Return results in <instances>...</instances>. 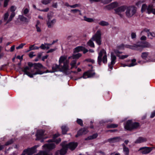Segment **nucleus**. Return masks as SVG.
Instances as JSON below:
<instances>
[{
	"label": "nucleus",
	"mask_w": 155,
	"mask_h": 155,
	"mask_svg": "<svg viewBox=\"0 0 155 155\" xmlns=\"http://www.w3.org/2000/svg\"><path fill=\"white\" fill-rule=\"evenodd\" d=\"M34 65V68L33 70H31V72L29 71L30 70L29 67H25L24 68L23 70L24 74H26L31 78H33L34 75L38 74H41L44 73L38 69V68H41L43 67L41 64L38 63H35Z\"/></svg>",
	"instance_id": "nucleus-1"
},
{
	"label": "nucleus",
	"mask_w": 155,
	"mask_h": 155,
	"mask_svg": "<svg viewBox=\"0 0 155 155\" xmlns=\"http://www.w3.org/2000/svg\"><path fill=\"white\" fill-rule=\"evenodd\" d=\"M67 56H61L59 59V63L60 67V71L66 72L69 69L68 60H66Z\"/></svg>",
	"instance_id": "nucleus-2"
},
{
	"label": "nucleus",
	"mask_w": 155,
	"mask_h": 155,
	"mask_svg": "<svg viewBox=\"0 0 155 155\" xmlns=\"http://www.w3.org/2000/svg\"><path fill=\"white\" fill-rule=\"evenodd\" d=\"M151 47V45L148 42H146L144 43L138 42L136 44L133 45H128L127 46V48L134 50L142 51V49L144 48H149Z\"/></svg>",
	"instance_id": "nucleus-3"
},
{
	"label": "nucleus",
	"mask_w": 155,
	"mask_h": 155,
	"mask_svg": "<svg viewBox=\"0 0 155 155\" xmlns=\"http://www.w3.org/2000/svg\"><path fill=\"white\" fill-rule=\"evenodd\" d=\"M102 61L104 64H106L107 62V53L104 49H102L98 53L97 58V62L99 65H101Z\"/></svg>",
	"instance_id": "nucleus-4"
},
{
	"label": "nucleus",
	"mask_w": 155,
	"mask_h": 155,
	"mask_svg": "<svg viewBox=\"0 0 155 155\" xmlns=\"http://www.w3.org/2000/svg\"><path fill=\"white\" fill-rule=\"evenodd\" d=\"M140 125L139 123L133 122L132 120H128L124 124V128L127 130H131L139 127Z\"/></svg>",
	"instance_id": "nucleus-5"
},
{
	"label": "nucleus",
	"mask_w": 155,
	"mask_h": 155,
	"mask_svg": "<svg viewBox=\"0 0 155 155\" xmlns=\"http://www.w3.org/2000/svg\"><path fill=\"white\" fill-rule=\"evenodd\" d=\"M141 12L142 13L146 12L149 14L152 13L155 15V8H154L153 5H151L147 6L145 4H143L141 7Z\"/></svg>",
	"instance_id": "nucleus-6"
},
{
	"label": "nucleus",
	"mask_w": 155,
	"mask_h": 155,
	"mask_svg": "<svg viewBox=\"0 0 155 155\" xmlns=\"http://www.w3.org/2000/svg\"><path fill=\"white\" fill-rule=\"evenodd\" d=\"M39 146L38 145H36L31 148H28L24 150L21 155H32L36 152V149Z\"/></svg>",
	"instance_id": "nucleus-7"
},
{
	"label": "nucleus",
	"mask_w": 155,
	"mask_h": 155,
	"mask_svg": "<svg viewBox=\"0 0 155 155\" xmlns=\"http://www.w3.org/2000/svg\"><path fill=\"white\" fill-rule=\"evenodd\" d=\"M136 12V8L133 6L128 7L126 12V15L128 18H130L134 15Z\"/></svg>",
	"instance_id": "nucleus-8"
},
{
	"label": "nucleus",
	"mask_w": 155,
	"mask_h": 155,
	"mask_svg": "<svg viewBox=\"0 0 155 155\" xmlns=\"http://www.w3.org/2000/svg\"><path fill=\"white\" fill-rule=\"evenodd\" d=\"M101 31L100 30H98L95 34L93 36L91 39L94 41H95L98 45H100L101 44Z\"/></svg>",
	"instance_id": "nucleus-9"
},
{
	"label": "nucleus",
	"mask_w": 155,
	"mask_h": 155,
	"mask_svg": "<svg viewBox=\"0 0 155 155\" xmlns=\"http://www.w3.org/2000/svg\"><path fill=\"white\" fill-rule=\"evenodd\" d=\"M51 14V13H49L47 16L48 20L47 21V25L49 28H52L56 22V20L55 19L51 20L52 17Z\"/></svg>",
	"instance_id": "nucleus-10"
},
{
	"label": "nucleus",
	"mask_w": 155,
	"mask_h": 155,
	"mask_svg": "<svg viewBox=\"0 0 155 155\" xmlns=\"http://www.w3.org/2000/svg\"><path fill=\"white\" fill-rule=\"evenodd\" d=\"M45 134V131L44 130H38L36 134V140H40L41 142H43L44 141V139H45L44 137Z\"/></svg>",
	"instance_id": "nucleus-11"
},
{
	"label": "nucleus",
	"mask_w": 155,
	"mask_h": 155,
	"mask_svg": "<svg viewBox=\"0 0 155 155\" xmlns=\"http://www.w3.org/2000/svg\"><path fill=\"white\" fill-rule=\"evenodd\" d=\"M9 15V13L8 12H7L4 14L3 16L4 21H6L7 23L12 20V18L15 15V13L14 12L12 13L9 18H8Z\"/></svg>",
	"instance_id": "nucleus-12"
},
{
	"label": "nucleus",
	"mask_w": 155,
	"mask_h": 155,
	"mask_svg": "<svg viewBox=\"0 0 155 155\" xmlns=\"http://www.w3.org/2000/svg\"><path fill=\"white\" fill-rule=\"evenodd\" d=\"M144 32L147 34V37L149 38L152 39L153 38L155 37V34L154 32H149V30L147 28L144 29L141 33V35L144 34Z\"/></svg>",
	"instance_id": "nucleus-13"
},
{
	"label": "nucleus",
	"mask_w": 155,
	"mask_h": 155,
	"mask_svg": "<svg viewBox=\"0 0 155 155\" xmlns=\"http://www.w3.org/2000/svg\"><path fill=\"white\" fill-rule=\"evenodd\" d=\"M61 145L62 146V148L60 151V153L61 155H64L66 153L68 149L66 146V142H63L61 144Z\"/></svg>",
	"instance_id": "nucleus-14"
},
{
	"label": "nucleus",
	"mask_w": 155,
	"mask_h": 155,
	"mask_svg": "<svg viewBox=\"0 0 155 155\" xmlns=\"http://www.w3.org/2000/svg\"><path fill=\"white\" fill-rule=\"evenodd\" d=\"M116 57L114 54L111 52V62L110 64L108 65V67L111 71L113 69V65L115 64L116 62Z\"/></svg>",
	"instance_id": "nucleus-15"
},
{
	"label": "nucleus",
	"mask_w": 155,
	"mask_h": 155,
	"mask_svg": "<svg viewBox=\"0 0 155 155\" xmlns=\"http://www.w3.org/2000/svg\"><path fill=\"white\" fill-rule=\"evenodd\" d=\"M95 74V73L92 70H90L85 72L82 76L84 79L93 77Z\"/></svg>",
	"instance_id": "nucleus-16"
},
{
	"label": "nucleus",
	"mask_w": 155,
	"mask_h": 155,
	"mask_svg": "<svg viewBox=\"0 0 155 155\" xmlns=\"http://www.w3.org/2000/svg\"><path fill=\"white\" fill-rule=\"evenodd\" d=\"M153 148L150 147H143L140 148L139 150L143 154H146L149 153L152 150Z\"/></svg>",
	"instance_id": "nucleus-17"
},
{
	"label": "nucleus",
	"mask_w": 155,
	"mask_h": 155,
	"mask_svg": "<svg viewBox=\"0 0 155 155\" xmlns=\"http://www.w3.org/2000/svg\"><path fill=\"white\" fill-rule=\"evenodd\" d=\"M88 50L82 46H78L74 49V53L78 52L81 51H83L84 53H85L88 51Z\"/></svg>",
	"instance_id": "nucleus-18"
},
{
	"label": "nucleus",
	"mask_w": 155,
	"mask_h": 155,
	"mask_svg": "<svg viewBox=\"0 0 155 155\" xmlns=\"http://www.w3.org/2000/svg\"><path fill=\"white\" fill-rule=\"evenodd\" d=\"M67 147L71 150H73L76 148L78 145L76 142H71L67 144L66 143Z\"/></svg>",
	"instance_id": "nucleus-19"
},
{
	"label": "nucleus",
	"mask_w": 155,
	"mask_h": 155,
	"mask_svg": "<svg viewBox=\"0 0 155 155\" xmlns=\"http://www.w3.org/2000/svg\"><path fill=\"white\" fill-rule=\"evenodd\" d=\"M118 3L116 2H113L110 4L105 6V9L110 10L117 7Z\"/></svg>",
	"instance_id": "nucleus-20"
},
{
	"label": "nucleus",
	"mask_w": 155,
	"mask_h": 155,
	"mask_svg": "<svg viewBox=\"0 0 155 155\" xmlns=\"http://www.w3.org/2000/svg\"><path fill=\"white\" fill-rule=\"evenodd\" d=\"M126 9V7L124 6H120L115 10L116 13L121 16V13L124 12Z\"/></svg>",
	"instance_id": "nucleus-21"
},
{
	"label": "nucleus",
	"mask_w": 155,
	"mask_h": 155,
	"mask_svg": "<svg viewBox=\"0 0 155 155\" xmlns=\"http://www.w3.org/2000/svg\"><path fill=\"white\" fill-rule=\"evenodd\" d=\"M87 132L88 131L85 128L81 129L78 131L77 134L76 135V137H78L79 136L86 134L87 133Z\"/></svg>",
	"instance_id": "nucleus-22"
},
{
	"label": "nucleus",
	"mask_w": 155,
	"mask_h": 155,
	"mask_svg": "<svg viewBox=\"0 0 155 155\" xmlns=\"http://www.w3.org/2000/svg\"><path fill=\"white\" fill-rule=\"evenodd\" d=\"M150 54L148 52H142L141 54V57L143 59L146 60L150 57Z\"/></svg>",
	"instance_id": "nucleus-23"
},
{
	"label": "nucleus",
	"mask_w": 155,
	"mask_h": 155,
	"mask_svg": "<svg viewBox=\"0 0 155 155\" xmlns=\"http://www.w3.org/2000/svg\"><path fill=\"white\" fill-rule=\"evenodd\" d=\"M147 141L146 138L142 137H140L137 138L135 140V143H140L145 142Z\"/></svg>",
	"instance_id": "nucleus-24"
},
{
	"label": "nucleus",
	"mask_w": 155,
	"mask_h": 155,
	"mask_svg": "<svg viewBox=\"0 0 155 155\" xmlns=\"http://www.w3.org/2000/svg\"><path fill=\"white\" fill-rule=\"evenodd\" d=\"M81 56V54L80 53H78L76 54H74L71 56L68 57V59H78Z\"/></svg>",
	"instance_id": "nucleus-25"
},
{
	"label": "nucleus",
	"mask_w": 155,
	"mask_h": 155,
	"mask_svg": "<svg viewBox=\"0 0 155 155\" xmlns=\"http://www.w3.org/2000/svg\"><path fill=\"white\" fill-rule=\"evenodd\" d=\"M52 71H51V72H53L58 71H60L59 65H58L56 64H54L52 67Z\"/></svg>",
	"instance_id": "nucleus-26"
},
{
	"label": "nucleus",
	"mask_w": 155,
	"mask_h": 155,
	"mask_svg": "<svg viewBox=\"0 0 155 155\" xmlns=\"http://www.w3.org/2000/svg\"><path fill=\"white\" fill-rule=\"evenodd\" d=\"M121 140L119 137H117L108 139V140L110 143H114L119 141Z\"/></svg>",
	"instance_id": "nucleus-27"
},
{
	"label": "nucleus",
	"mask_w": 155,
	"mask_h": 155,
	"mask_svg": "<svg viewBox=\"0 0 155 155\" xmlns=\"http://www.w3.org/2000/svg\"><path fill=\"white\" fill-rule=\"evenodd\" d=\"M51 45L45 43V44H42L39 47L42 49H48L50 47Z\"/></svg>",
	"instance_id": "nucleus-28"
},
{
	"label": "nucleus",
	"mask_w": 155,
	"mask_h": 155,
	"mask_svg": "<svg viewBox=\"0 0 155 155\" xmlns=\"http://www.w3.org/2000/svg\"><path fill=\"white\" fill-rule=\"evenodd\" d=\"M76 61L75 60H73L70 63V65L71 66V69H72L73 68H77V66L76 65Z\"/></svg>",
	"instance_id": "nucleus-29"
},
{
	"label": "nucleus",
	"mask_w": 155,
	"mask_h": 155,
	"mask_svg": "<svg viewBox=\"0 0 155 155\" xmlns=\"http://www.w3.org/2000/svg\"><path fill=\"white\" fill-rule=\"evenodd\" d=\"M84 20L89 22H92L94 21V20L91 18L87 17L86 16L83 17Z\"/></svg>",
	"instance_id": "nucleus-30"
},
{
	"label": "nucleus",
	"mask_w": 155,
	"mask_h": 155,
	"mask_svg": "<svg viewBox=\"0 0 155 155\" xmlns=\"http://www.w3.org/2000/svg\"><path fill=\"white\" fill-rule=\"evenodd\" d=\"M98 24L102 26H107L109 25V24L107 22L104 21H100L98 23Z\"/></svg>",
	"instance_id": "nucleus-31"
},
{
	"label": "nucleus",
	"mask_w": 155,
	"mask_h": 155,
	"mask_svg": "<svg viewBox=\"0 0 155 155\" xmlns=\"http://www.w3.org/2000/svg\"><path fill=\"white\" fill-rule=\"evenodd\" d=\"M137 64L136 62V60L135 59H133L131 60V63L128 64V67H131L136 65Z\"/></svg>",
	"instance_id": "nucleus-32"
},
{
	"label": "nucleus",
	"mask_w": 155,
	"mask_h": 155,
	"mask_svg": "<svg viewBox=\"0 0 155 155\" xmlns=\"http://www.w3.org/2000/svg\"><path fill=\"white\" fill-rule=\"evenodd\" d=\"M62 132L63 134H66L68 130V128L65 126H63L61 127Z\"/></svg>",
	"instance_id": "nucleus-33"
},
{
	"label": "nucleus",
	"mask_w": 155,
	"mask_h": 155,
	"mask_svg": "<svg viewBox=\"0 0 155 155\" xmlns=\"http://www.w3.org/2000/svg\"><path fill=\"white\" fill-rule=\"evenodd\" d=\"M39 48V47L37 46H35L34 45H31L29 47V50L27 52H28L31 50L38 49Z\"/></svg>",
	"instance_id": "nucleus-34"
},
{
	"label": "nucleus",
	"mask_w": 155,
	"mask_h": 155,
	"mask_svg": "<svg viewBox=\"0 0 155 155\" xmlns=\"http://www.w3.org/2000/svg\"><path fill=\"white\" fill-rule=\"evenodd\" d=\"M71 13L75 14L76 13H78L80 15H82V14L81 13V11L78 9H74L71 10Z\"/></svg>",
	"instance_id": "nucleus-35"
},
{
	"label": "nucleus",
	"mask_w": 155,
	"mask_h": 155,
	"mask_svg": "<svg viewBox=\"0 0 155 155\" xmlns=\"http://www.w3.org/2000/svg\"><path fill=\"white\" fill-rule=\"evenodd\" d=\"M93 41H94V40H92V39L91 38L88 41L87 44L88 45L90 46V47H94V43L93 42Z\"/></svg>",
	"instance_id": "nucleus-36"
},
{
	"label": "nucleus",
	"mask_w": 155,
	"mask_h": 155,
	"mask_svg": "<svg viewBox=\"0 0 155 155\" xmlns=\"http://www.w3.org/2000/svg\"><path fill=\"white\" fill-rule=\"evenodd\" d=\"M98 136L97 134H94L92 136H90L88 137L86 140H92L96 138Z\"/></svg>",
	"instance_id": "nucleus-37"
},
{
	"label": "nucleus",
	"mask_w": 155,
	"mask_h": 155,
	"mask_svg": "<svg viewBox=\"0 0 155 155\" xmlns=\"http://www.w3.org/2000/svg\"><path fill=\"white\" fill-rule=\"evenodd\" d=\"M117 56L120 59H124L125 58H127L128 55L126 54L124 55H120V54H117Z\"/></svg>",
	"instance_id": "nucleus-38"
},
{
	"label": "nucleus",
	"mask_w": 155,
	"mask_h": 155,
	"mask_svg": "<svg viewBox=\"0 0 155 155\" xmlns=\"http://www.w3.org/2000/svg\"><path fill=\"white\" fill-rule=\"evenodd\" d=\"M123 151L126 155H128L129 153V150L128 148L125 146H124Z\"/></svg>",
	"instance_id": "nucleus-39"
},
{
	"label": "nucleus",
	"mask_w": 155,
	"mask_h": 155,
	"mask_svg": "<svg viewBox=\"0 0 155 155\" xmlns=\"http://www.w3.org/2000/svg\"><path fill=\"white\" fill-rule=\"evenodd\" d=\"M20 19L21 21L25 22H28V20L26 18L22 16H20Z\"/></svg>",
	"instance_id": "nucleus-40"
},
{
	"label": "nucleus",
	"mask_w": 155,
	"mask_h": 155,
	"mask_svg": "<svg viewBox=\"0 0 155 155\" xmlns=\"http://www.w3.org/2000/svg\"><path fill=\"white\" fill-rule=\"evenodd\" d=\"M118 126V125L116 124H111L108 125L107 126V127L108 128H113L117 127Z\"/></svg>",
	"instance_id": "nucleus-41"
},
{
	"label": "nucleus",
	"mask_w": 155,
	"mask_h": 155,
	"mask_svg": "<svg viewBox=\"0 0 155 155\" xmlns=\"http://www.w3.org/2000/svg\"><path fill=\"white\" fill-rule=\"evenodd\" d=\"M51 1V0H43L41 2L44 4L47 5Z\"/></svg>",
	"instance_id": "nucleus-42"
},
{
	"label": "nucleus",
	"mask_w": 155,
	"mask_h": 155,
	"mask_svg": "<svg viewBox=\"0 0 155 155\" xmlns=\"http://www.w3.org/2000/svg\"><path fill=\"white\" fill-rule=\"evenodd\" d=\"M89 1L91 3H92L94 2H102V0H89Z\"/></svg>",
	"instance_id": "nucleus-43"
},
{
	"label": "nucleus",
	"mask_w": 155,
	"mask_h": 155,
	"mask_svg": "<svg viewBox=\"0 0 155 155\" xmlns=\"http://www.w3.org/2000/svg\"><path fill=\"white\" fill-rule=\"evenodd\" d=\"M25 45V44L22 43L19 45L18 46L16 47L17 49L22 48Z\"/></svg>",
	"instance_id": "nucleus-44"
},
{
	"label": "nucleus",
	"mask_w": 155,
	"mask_h": 155,
	"mask_svg": "<svg viewBox=\"0 0 155 155\" xmlns=\"http://www.w3.org/2000/svg\"><path fill=\"white\" fill-rule=\"evenodd\" d=\"M9 0H5L4 1L3 6L4 7H6L8 5Z\"/></svg>",
	"instance_id": "nucleus-45"
},
{
	"label": "nucleus",
	"mask_w": 155,
	"mask_h": 155,
	"mask_svg": "<svg viewBox=\"0 0 155 155\" xmlns=\"http://www.w3.org/2000/svg\"><path fill=\"white\" fill-rule=\"evenodd\" d=\"M77 123L81 126L83 125V121L82 120L79 119H78L77 120Z\"/></svg>",
	"instance_id": "nucleus-46"
},
{
	"label": "nucleus",
	"mask_w": 155,
	"mask_h": 155,
	"mask_svg": "<svg viewBox=\"0 0 155 155\" xmlns=\"http://www.w3.org/2000/svg\"><path fill=\"white\" fill-rule=\"evenodd\" d=\"M112 0H102V3L104 4H107L110 2H111Z\"/></svg>",
	"instance_id": "nucleus-47"
},
{
	"label": "nucleus",
	"mask_w": 155,
	"mask_h": 155,
	"mask_svg": "<svg viewBox=\"0 0 155 155\" xmlns=\"http://www.w3.org/2000/svg\"><path fill=\"white\" fill-rule=\"evenodd\" d=\"M23 12L24 14L26 15L29 12V10L27 8H26L23 10Z\"/></svg>",
	"instance_id": "nucleus-48"
},
{
	"label": "nucleus",
	"mask_w": 155,
	"mask_h": 155,
	"mask_svg": "<svg viewBox=\"0 0 155 155\" xmlns=\"http://www.w3.org/2000/svg\"><path fill=\"white\" fill-rule=\"evenodd\" d=\"M114 53L117 54H117H121L122 53V52H120L117 49H114Z\"/></svg>",
	"instance_id": "nucleus-49"
},
{
	"label": "nucleus",
	"mask_w": 155,
	"mask_h": 155,
	"mask_svg": "<svg viewBox=\"0 0 155 155\" xmlns=\"http://www.w3.org/2000/svg\"><path fill=\"white\" fill-rule=\"evenodd\" d=\"M16 8L14 6H12L10 8V10L12 12H14Z\"/></svg>",
	"instance_id": "nucleus-50"
},
{
	"label": "nucleus",
	"mask_w": 155,
	"mask_h": 155,
	"mask_svg": "<svg viewBox=\"0 0 155 155\" xmlns=\"http://www.w3.org/2000/svg\"><path fill=\"white\" fill-rule=\"evenodd\" d=\"M13 139H11L10 140L8 141L5 144V145H8L10 144H11L13 142Z\"/></svg>",
	"instance_id": "nucleus-51"
},
{
	"label": "nucleus",
	"mask_w": 155,
	"mask_h": 155,
	"mask_svg": "<svg viewBox=\"0 0 155 155\" xmlns=\"http://www.w3.org/2000/svg\"><path fill=\"white\" fill-rule=\"evenodd\" d=\"M80 6V5L78 4H76L74 5H72L70 6V7H71V8H75L77 7H79Z\"/></svg>",
	"instance_id": "nucleus-52"
},
{
	"label": "nucleus",
	"mask_w": 155,
	"mask_h": 155,
	"mask_svg": "<svg viewBox=\"0 0 155 155\" xmlns=\"http://www.w3.org/2000/svg\"><path fill=\"white\" fill-rule=\"evenodd\" d=\"M34 53L33 52H31L29 54V56L30 58H32L33 57L35 56V55L34 54Z\"/></svg>",
	"instance_id": "nucleus-53"
},
{
	"label": "nucleus",
	"mask_w": 155,
	"mask_h": 155,
	"mask_svg": "<svg viewBox=\"0 0 155 155\" xmlns=\"http://www.w3.org/2000/svg\"><path fill=\"white\" fill-rule=\"evenodd\" d=\"M136 37V33L133 32L131 34V37L132 39L135 38Z\"/></svg>",
	"instance_id": "nucleus-54"
},
{
	"label": "nucleus",
	"mask_w": 155,
	"mask_h": 155,
	"mask_svg": "<svg viewBox=\"0 0 155 155\" xmlns=\"http://www.w3.org/2000/svg\"><path fill=\"white\" fill-rule=\"evenodd\" d=\"M143 2V1H139L136 3V5L137 6H139Z\"/></svg>",
	"instance_id": "nucleus-55"
},
{
	"label": "nucleus",
	"mask_w": 155,
	"mask_h": 155,
	"mask_svg": "<svg viewBox=\"0 0 155 155\" xmlns=\"http://www.w3.org/2000/svg\"><path fill=\"white\" fill-rule=\"evenodd\" d=\"M37 31L38 32H40L41 31V29L40 28V26H35Z\"/></svg>",
	"instance_id": "nucleus-56"
},
{
	"label": "nucleus",
	"mask_w": 155,
	"mask_h": 155,
	"mask_svg": "<svg viewBox=\"0 0 155 155\" xmlns=\"http://www.w3.org/2000/svg\"><path fill=\"white\" fill-rule=\"evenodd\" d=\"M155 116V111L152 112L150 115V117L151 118H153Z\"/></svg>",
	"instance_id": "nucleus-57"
},
{
	"label": "nucleus",
	"mask_w": 155,
	"mask_h": 155,
	"mask_svg": "<svg viewBox=\"0 0 155 155\" xmlns=\"http://www.w3.org/2000/svg\"><path fill=\"white\" fill-rule=\"evenodd\" d=\"M56 50V48H54V49H51L49 50L48 51H47V53H50V52H53L54 51H55Z\"/></svg>",
	"instance_id": "nucleus-58"
},
{
	"label": "nucleus",
	"mask_w": 155,
	"mask_h": 155,
	"mask_svg": "<svg viewBox=\"0 0 155 155\" xmlns=\"http://www.w3.org/2000/svg\"><path fill=\"white\" fill-rule=\"evenodd\" d=\"M146 39L147 37L144 35H143L140 38V39L142 40H145Z\"/></svg>",
	"instance_id": "nucleus-59"
},
{
	"label": "nucleus",
	"mask_w": 155,
	"mask_h": 155,
	"mask_svg": "<svg viewBox=\"0 0 155 155\" xmlns=\"http://www.w3.org/2000/svg\"><path fill=\"white\" fill-rule=\"evenodd\" d=\"M86 61L89 62H91L92 63H94V61L92 59H87L86 60Z\"/></svg>",
	"instance_id": "nucleus-60"
},
{
	"label": "nucleus",
	"mask_w": 155,
	"mask_h": 155,
	"mask_svg": "<svg viewBox=\"0 0 155 155\" xmlns=\"http://www.w3.org/2000/svg\"><path fill=\"white\" fill-rule=\"evenodd\" d=\"M15 45H13L11 47V48H10V51H11V52L13 51L15 49Z\"/></svg>",
	"instance_id": "nucleus-61"
},
{
	"label": "nucleus",
	"mask_w": 155,
	"mask_h": 155,
	"mask_svg": "<svg viewBox=\"0 0 155 155\" xmlns=\"http://www.w3.org/2000/svg\"><path fill=\"white\" fill-rule=\"evenodd\" d=\"M49 9L48 8H47L45 9L40 10V11L42 12H47L49 10Z\"/></svg>",
	"instance_id": "nucleus-62"
},
{
	"label": "nucleus",
	"mask_w": 155,
	"mask_h": 155,
	"mask_svg": "<svg viewBox=\"0 0 155 155\" xmlns=\"http://www.w3.org/2000/svg\"><path fill=\"white\" fill-rule=\"evenodd\" d=\"M118 48L119 49H124V47L123 45L119 46Z\"/></svg>",
	"instance_id": "nucleus-63"
},
{
	"label": "nucleus",
	"mask_w": 155,
	"mask_h": 155,
	"mask_svg": "<svg viewBox=\"0 0 155 155\" xmlns=\"http://www.w3.org/2000/svg\"><path fill=\"white\" fill-rule=\"evenodd\" d=\"M52 6L54 8H57V3H54L53 4Z\"/></svg>",
	"instance_id": "nucleus-64"
}]
</instances>
